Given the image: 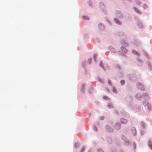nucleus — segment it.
I'll return each instance as SVG.
<instances>
[{
	"label": "nucleus",
	"mask_w": 152,
	"mask_h": 152,
	"mask_svg": "<svg viewBox=\"0 0 152 152\" xmlns=\"http://www.w3.org/2000/svg\"><path fill=\"white\" fill-rule=\"evenodd\" d=\"M137 87L141 89H144L143 86L140 83H138L137 84Z\"/></svg>",
	"instance_id": "nucleus-1"
},
{
	"label": "nucleus",
	"mask_w": 152,
	"mask_h": 152,
	"mask_svg": "<svg viewBox=\"0 0 152 152\" xmlns=\"http://www.w3.org/2000/svg\"><path fill=\"white\" fill-rule=\"evenodd\" d=\"M121 123L123 124H125L127 122L126 120L124 118L121 119Z\"/></svg>",
	"instance_id": "nucleus-2"
},
{
	"label": "nucleus",
	"mask_w": 152,
	"mask_h": 152,
	"mask_svg": "<svg viewBox=\"0 0 152 152\" xmlns=\"http://www.w3.org/2000/svg\"><path fill=\"white\" fill-rule=\"evenodd\" d=\"M148 144L151 149H152V141L151 140H149Z\"/></svg>",
	"instance_id": "nucleus-3"
},
{
	"label": "nucleus",
	"mask_w": 152,
	"mask_h": 152,
	"mask_svg": "<svg viewBox=\"0 0 152 152\" xmlns=\"http://www.w3.org/2000/svg\"><path fill=\"white\" fill-rule=\"evenodd\" d=\"M120 125L119 124H116L115 126V128L117 129V130H118V129H119L120 128Z\"/></svg>",
	"instance_id": "nucleus-4"
},
{
	"label": "nucleus",
	"mask_w": 152,
	"mask_h": 152,
	"mask_svg": "<svg viewBox=\"0 0 152 152\" xmlns=\"http://www.w3.org/2000/svg\"><path fill=\"white\" fill-rule=\"evenodd\" d=\"M114 21L116 23H117L119 25L121 24L120 22L118 20V19H114Z\"/></svg>",
	"instance_id": "nucleus-5"
},
{
	"label": "nucleus",
	"mask_w": 152,
	"mask_h": 152,
	"mask_svg": "<svg viewBox=\"0 0 152 152\" xmlns=\"http://www.w3.org/2000/svg\"><path fill=\"white\" fill-rule=\"evenodd\" d=\"M83 18L84 19L86 20H88L89 19V18L87 16H83Z\"/></svg>",
	"instance_id": "nucleus-6"
},
{
	"label": "nucleus",
	"mask_w": 152,
	"mask_h": 152,
	"mask_svg": "<svg viewBox=\"0 0 152 152\" xmlns=\"http://www.w3.org/2000/svg\"><path fill=\"white\" fill-rule=\"evenodd\" d=\"M121 49L122 51L124 52L125 53H126L127 52L125 48L124 47H122Z\"/></svg>",
	"instance_id": "nucleus-7"
},
{
	"label": "nucleus",
	"mask_w": 152,
	"mask_h": 152,
	"mask_svg": "<svg viewBox=\"0 0 152 152\" xmlns=\"http://www.w3.org/2000/svg\"><path fill=\"white\" fill-rule=\"evenodd\" d=\"M121 49L122 51L124 52L125 53H126L127 52L125 48L124 47H122Z\"/></svg>",
	"instance_id": "nucleus-8"
},
{
	"label": "nucleus",
	"mask_w": 152,
	"mask_h": 152,
	"mask_svg": "<svg viewBox=\"0 0 152 152\" xmlns=\"http://www.w3.org/2000/svg\"><path fill=\"white\" fill-rule=\"evenodd\" d=\"M121 84L122 85H123L124 84V80H121Z\"/></svg>",
	"instance_id": "nucleus-9"
},
{
	"label": "nucleus",
	"mask_w": 152,
	"mask_h": 152,
	"mask_svg": "<svg viewBox=\"0 0 152 152\" xmlns=\"http://www.w3.org/2000/svg\"><path fill=\"white\" fill-rule=\"evenodd\" d=\"M99 152H103L101 149H99Z\"/></svg>",
	"instance_id": "nucleus-10"
},
{
	"label": "nucleus",
	"mask_w": 152,
	"mask_h": 152,
	"mask_svg": "<svg viewBox=\"0 0 152 152\" xmlns=\"http://www.w3.org/2000/svg\"><path fill=\"white\" fill-rule=\"evenodd\" d=\"M108 84H109V85H111V83L109 80H108Z\"/></svg>",
	"instance_id": "nucleus-11"
},
{
	"label": "nucleus",
	"mask_w": 152,
	"mask_h": 152,
	"mask_svg": "<svg viewBox=\"0 0 152 152\" xmlns=\"http://www.w3.org/2000/svg\"><path fill=\"white\" fill-rule=\"evenodd\" d=\"M84 150V148H82V152H83V151Z\"/></svg>",
	"instance_id": "nucleus-12"
},
{
	"label": "nucleus",
	"mask_w": 152,
	"mask_h": 152,
	"mask_svg": "<svg viewBox=\"0 0 152 152\" xmlns=\"http://www.w3.org/2000/svg\"><path fill=\"white\" fill-rule=\"evenodd\" d=\"M102 62H100V65L101 67H102V66H102L101 65H102Z\"/></svg>",
	"instance_id": "nucleus-13"
},
{
	"label": "nucleus",
	"mask_w": 152,
	"mask_h": 152,
	"mask_svg": "<svg viewBox=\"0 0 152 152\" xmlns=\"http://www.w3.org/2000/svg\"><path fill=\"white\" fill-rule=\"evenodd\" d=\"M134 54H137V53L136 52H134V53H133Z\"/></svg>",
	"instance_id": "nucleus-14"
},
{
	"label": "nucleus",
	"mask_w": 152,
	"mask_h": 152,
	"mask_svg": "<svg viewBox=\"0 0 152 152\" xmlns=\"http://www.w3.org/2000/svg\"><path fill=\"white\" fill-rule=\"evenodd\" d=\"M113 90H114V92H115V93H116V90H115H115H114V89H113Z\"/></svg>",
	"instance_id": "nucleus-15"
},
{
	"label": "nucleus",
	"mask_w": 152,
	"mask_h": 152,
	"mask_svg": "<svg viewBox=\"0 0 152 152\" xmlns=\"http://www.w3.org/2000/svg\"><path fill=\"white\" fill-rule=\"evenodd\" d=\"M104 99H105L104 98Z\"/></svg>",
	"instance_id": "nucleus-16"
},
{
	"label": "nucleus",
	"mask_w": 152,
	"mask_h": 152,
	"mask_svg": "<svg viewBox=\"0 0 152 152\" xmlns=\"http://www.w3.org/2000/svg\"><path fill=\"white\" fill-rule=\"evenodd\" d=\"M94 58H95V57H94ZM94 60H95V59H94Z\"/></svg>",
	"instance_id": "nucleus-17"
}]
</instances>
